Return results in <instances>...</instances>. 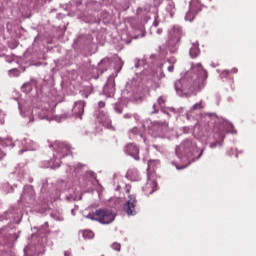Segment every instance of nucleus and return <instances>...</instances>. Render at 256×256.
Here are the masks:
<instances>
[{
	"mask_svg": "<svg viewBox=\"0 0 256 256\" xmlns=\"http://www.w3.org/2000/svg\"><path fill=\"white\" fill-rule=\"evenodd\" d=\"M131 133H132L133 135H139V128L134 127V128L131 130Z\"/></svg>",
	"mask_w": 256,
	"mask_h": 256,
	"instance_id": "2eb2a0df",
	"label": "nucleus"
},
{
	"mask_svg": "<svg viewBox=\"0 0 256 256\" xmlns=\"http://www.w3.org/2000/svg\"><path fill=\"white\" fill-rule=\"evenodd\" d=\"M112 249H114V251H121V244L113 243L112 244Z\"/></svg>",
	"mask_w": 256,
	"mask_h": 256,
	"instance_id": "ddd939ff",
	"label": "nucleus"
},
{
	"mask_svg": "<svg viewBox=\"0 0 256 256\" xmlns=\"http://www.w3.org/2000/svg\"><path fill=\"white\" fill-rule=\"evenodd\" d=\"M57 151H58V153L62 154V157H65L66 155H69L71 148L69 147V145H67L63 142H60V143H58Z\"/></svg>",
	"mask_w": 256,
	"mask_h": 256,
	"instance_id": "6e6552de",
	"label": "nucleus"
},
{
	"mask_svg": "<svg viewBox=\"0 0 256 256\" xmlns=\"http://www.w3.org/2000/svg\"><path fill=\"white\" fill-rule=\"evenodd\" d=\"M155 191H157V182L152 180L148 181L144 187V193H146V195H153Z\"/></svg>",
	"mask_w": 256,
	"mask_h": 256,
	"instance_id": "423d86ee",
	"label": "nucleus"
},
{
	"mask_svg": "<svg viewBox=\"0 0 256 256\" xmlns=\"http://www.w3.org/2000/svg\"><path fill=\"white\" fill-rule=\"evenodd\" d=\"M229 75H231L230 72H229V70H224V71L220 74V77L223 79V78H225V77H229Z\"/></svg>",
	"mask_w": 256,
	"mask_h": 256,
	"instance_id": "4468645a",
	"label": "nucleus"
},
{
	"mask_svg": "<svg viewBox=\"0 0 256 256\" xmlns=\"http://www.w3.org/2000/svg\"><path fill=\"white\" fill-rule=\"evenodd\" d=\"M174 70H175V66L170 65V66L168 67V71H169L170 73H173Z\"/></svg>",
	"mask_w": 256,
	"mask_h": 256,
	"instance_id": "f3484780",
	"label": "nucleus"
},
{
	"mask_svg": "<svg viewBox=\"0 0 256 256\" xmlns=\"http://www.w3.org/2000/svg\"><path fill=\"white\" fill-rule=\"evenodd\" d=\"M99 107H105V102H99Z\"/></svg>",
	"mask_w": 256,
	"mask_h": 256,
	"instance_id": "4be33fe9",
	"label": "nucleus"
},
{
	"mask_svg": "<svg viewBox=\"0 0 256 256\" xmlns=\"http://www.w3.org/2000/svg\"><path fill=\"white\" fill-rule=\"evenodd\" d=\"M87 217L88 219H92V221H98L102 225H109L115 221V214L107 209H98Z\"/></svg>",
	"mask_w": 256,
	"mask_h": 256,
	"instance_id": "f03ea898",
	"label": "nucleus"
},
{
	"mask_svg": "<svg viewBox=\"0 0 256 256\" xmlns=\"http://www.w3.org/2000/svg\"><path fill=\"white\" fill-rule=\"evenodd\" d=\"M193 111L197 110V109H203V102H199L193 105L192 107Z\"/></svg>",
	"mask_w": 256,
	"mask_h": 256,
	"instance_id": "f8f14e48",
	"label": "nucleus"
},
{
	"mask_svg": "<svg viewBox=\"0 0 256 256\" xmlns=\"http://www.w3.org/2000/svg\"><path fill=\"white\" fill-rule=\"evenodd\" d=\"M126 193H128V195L131 193V185L129 184L126 185Z\"/></svg>",
	"mask_w": 256,
	"mask_h": 256,
	"instance_id": "dca6fc26",
	"label": "nucleus"
},
{
	"mask_svg": "<svg viewBox=\"0 0 256 256\" xmlns=\"http://www.w3.org/2000/svg\"><path fill=\"white\" fill-rule=\"evenodd\" d=\"M165 102L166 100L163 98V96H160L157 100V104L153 105V109H154L153 113H159L158 107H160V109H163V107H165Z\"/></svg>",
	"mask_w": 256,
	"mask_h": 256,
	"instance_id": "1a4fd4ad",
	"label": "nucleus"
},
{
	"mask_svg": "<svg viewBox=\"0 0 256 256\" xmlns=\"http://www.w3.org/2000/svg\"><path fill=\"white\" fill-rule=\"evenodd\" d=\"M200 53L201 50L199 49V42H193L192 46L190 47V57H192V59H195L199 57Z\"/></svg>",
	"mask_w": 256,
	"mask_h": 256,
	"instance_id": "0eeeda50",
	"label": "nucleus"
},
{
	"mask_svg": "<svg viewBox=\"0 0 256 256\" xmlns=\"http://www.w3.org/2000/svg\"><path fill=\"white\" fill-rule=\"evenodd\" d=\"M30 122L33 123V119H30Z\"/></svg>",
	"mask_w": 256,
	"mask_h": 256,
	"instance_id": "b1692460",
	"label": "nucleus"
},
{
	"mask_svg": "<svg viewBox=\"0 0 256 256\" xmlns=\"http://www.w3.org/2000/svg\"><path fill=\"white\" fill-rule=\"evenodd\" d=\"M94 236H95V234H93L92 231L85 230V231L83 232V237H84V239H93Z\"/></svg>",
	"mask_w": 256,
	"mask_h": 256,
	"instance_id": "9b49d317",
	"label": "nucleus"
},
{
	"mask_svg": "<svg viewBox=\"0 0 256 256\" xmlns=\"http://www.w3.org/2000/svg\"><path fill=\"white\" fill-rule=\"evenodd\" d=\"M158 33H161V31H160V30H158Z\"/></svg>",
	"mask_w": 256,
	"mask_h": 256,
	"instance_id": "393cba45",
	"label": "nucleus"
},
{
	"mask_svg": "<svg viewBox=\"0 0 256 256\" xmlns=\"http://www.w3.org/2000/svg\"><path fill=\"white\" fill-rule=\"evenodd\" d=\"M40 119H45V116H40Z\"/></svg>",
	"mask_w": 256,
	"mask_h": 256,
	"instance_id": "5701e85b",
	"label": "nucleus"
},
{
	"mask_svg": "<svg viewBox=\"0 0 256 256\" xmlns=\"http://www.w3.org/2000/svg\"><path fill=\"white\" fill-rule=\"evenodd\" d=\"M207 70L203 67L202 63L192 65V72L186 74L184 78L175 82L176 91H199L205 87L207 83Z\"/></svg>",
	"mask_w": 256,
	"mask_h": 256,
	"instance_id": "f257e3e1",
	"label": "nucleus"
},
{
	"mask_svg": "<svg viewBox=\"0 0 256 256\" xmlns=\"http://www.w3.org/2000/svg\"><path fill=\"white\" fill-rule=\"evenodd\" d=\"M126 153L133 157L136 161H139L141 158L139 157V148L137 145L130 143L126 146Z\"/></svg>",
	"mask_w": 256,
	"mask_h": 256,
	"instance_id": "39448f33",
	"label": "nucleus"
},
{
	"mask_svg": "<svg viewBox=\"0 0 256 256\" xmlns=\"http://www.w3.org/2000/svg\"><path fill=\"white\" fill-rule=\"evenodd\" d=\"M72 113L74 117H78V119H83V113H85V101H78L75 103L72 108Z\"/></svg>",
	"mask_w": 256,
	"mask_h": 256,
	"instance_id": "20e7f679",
	"label": "nucleus"
},
{
	"mask_svg": "<svg viewBox=\"0 0 256 256\" xmlns=\"http://www.w3.org/2000/svg\"><path fill=\"white\" fill-rule=\"evenodd\" d=\"M229 72H230V74H231V73H237V68H233V69L230 70Z\"/></svg>",
	"mask_w": 256,
	"mask_h": 256,
	"instance_id": "412c9836",
	"label": "nucleus"
},
{
	"mask_svg": "<svg viewBox=\"0 0 256 256\" xmlns=\"http://www.w3.org/2000/svg\"><path fill=\"white\" fill-rule=\"evenodd\" d=\"M195 13H199V11L195 10V6L191 5L189 12L186 14V19L191 21V17H195Z\"/></svg>",
	"mask_w": 256,
	"mask_h": 256,
	"instance_id": "9d476101",
	"label": "nucleus"
},
{
	"mask_svg": "<svg viewBox=\"0 0 256 256\" xmlns=\"http://www.w3.org/2000/svg\"><path fill=\"white\" fill-rule=\"evenodd\" d=\"M64 256H71V251H65Z\"/></svg>",
	"mask_w": 256,
	"mask_h": 256,
	"instance_id": "aec40b11",
	"label": "nucleus"
},
{
	"mask_svg": "<svg viewBox=\"0 0 256 256\" xmlns=\"http://www.w3.org/2000/svg\"><path fill=\"white\" fill-rule=\"evenodd\" d=\"M210 147H211V149H215V147H217V142L211 143Z\"/></svg>",
	"mask_w": 256,
	"mask_h": 256,
	"instance_id": "6ab92c4d",
	"label": "nucleus"
},
{
	"mask_svg": "<svg viewBox=\"0 0 256 256\" xmlns=\"http://www.w3.org/2000/svg\"><path fill=\"white\" fill-rule=\"evenodd\" d=\"M5 153H3V151L0 150V161L3 160V158L5 157Z\"/></svg>",
	"mask_w": 256,
	"mask_h": 256,
	"instance_id": "a211bd4d",
	"label": "nucleus"
},
{
	"mask_svg": "<svg viewBox=\"0 0 256 256\" xmlns=\"http://www.w3.org/2000/svg\"><path fill=\"white\" fill-rule=\"evenodd\" d=\"M123 211L129 217L137 215V196L135 194L128 196V200L123 206Z\"/></svg>",
	"mask_w": 256,
	"mask_h": 256,
	"instance_id": "7ed1b4c3",
	"label": "nucleus"
}]
</instances>
